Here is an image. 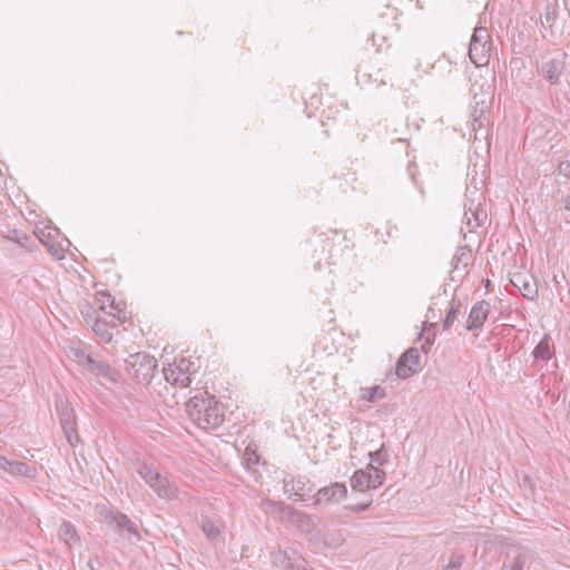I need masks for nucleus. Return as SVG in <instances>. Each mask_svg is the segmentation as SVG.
<instances>
[{"label": "nucleus", "instance_id": "f257e3e1", "mask_svg": "<svg viewBox=\"0 0 570 570\" xmlns=\"http://www.w3.org/2000/svg\"><path fill=\"white\" fill-rule=\"evenodd\" d=\"M95 303L101 315H97L90 324L91 330L101 342L109 343L112 340L111 330L127 320L126 304L116 302L110 294L105 292L96 294Z\"/></svg>", "mask_w": 570, "mask_h": 570}, {"label": "nucleus", "instance_id": "f03ea898", "mask_svg": "<svg viewBox=\"0 0 570 570\" xmlns=\"http://www.w3.org/2000/svg\"><path fill=\"white\" fill-rule=\"evenodd\" d=\"M191 422L202 430H215L225 419L222 405L213 395H195L186 403Z\"/></svg>", "mask_w": 570, "mask_h": 570}, {"label": "nucleus", "instance_id": "7ed1b4c3", "mask_svg": "<svg viewBox=\"0 0 570 570\" xmlns=\"http://www.w3.org/2000/svg\"><path fill=\"white\" fill-rule=\"evenodd\" d=\"M136 471L158 498L168 501L179 499L177 485L166 475H161L151 464L146 462L139 463Z\"/></svg>", "mask_w": 570, "mask_h": 570}, {"label": "nucleus", "instance_id": "20e7f679", "mask_svg": "<svg viewBox=\"0 0 570 570\" xmlns=\"http://www.w3.org/2000/svg\"><path fill=\"white\" fill-rule=\"evenodd\" d=\"M125 364L128 375L141 384H148L157 368V360L146 353L129 355Z\"/></svg>", "mask_w": 570, "mask_h": 570}, {"label": "nucleus", "instance_id": "39448f33", "mask_svg": "<svg viewBox=\"0 0 570 570\" xmlns=\"http://www.w3.org/2000/svg\"><path fill=\"white\" fill-rule=\"evenodd\" d=\"M199 366L195 361L186 357L175 358L168 367L164 368V376L171 385L187 387L191 383V377L198 371Z\"/></svg>", "mask_w": 570, "mask_h": 570}, {"label": "nucleus", "instance_id": "423d86ee", "mask_svg": "<svg viewBox=\"0 0 570 570\" xmlns=\"http://www.w3.org/2000/svg\"><path fill=\"white\" fill-rule=\"evenodd\" d=\"M491 52V38L484 27H476L471 37L469 57L475 67H483L489 63Z\"/></svg>", "mask_w": 570, "mask_h": 570}, {"label": "nucleus", "instance_id": "0eeeda50", "mask_svg": "<svg viewBox=\"0 0 570 570\" xmlns=\"http://www.w3.org/2000/svg\"><path fill=\"white\" fill-rule=\"evenodd\" d=\"M385 479V472L368 463L365 469H360L354 472L351 478V487L353 491L365 492L368 490H375L383 485Z\"/></svg>", "mask_w": 570, "mask_h": 570}, {"label": "nucleus", "instance_id": "6e6552de", "mask_svg": "<svg viewBox=\"0 0 570 570\" xmlns=\"http://www.w3.org/2000/svg\"><path fill=\"white\" fill-rule=\"evenodd\" d=\"M38 239L48 248L53 257L61 259L65 257V250L69 246V240L62 237L59 229L52 226L37 228Z\"/></svg>", "mask_w": 570, "mask_h": 570}, {"label": "nucleus", "instance_id": "1a4fd4ad", "mask_svg": "<svg viewBox=\"0 0 570 570\" xmlns=\"http://www.w3.org/2000/svg\"><path fill=\"white\" fill-rule=\"evenodd\" d=\"M57 409L62 431L66 434L69 444L71 446H76L79 441V436L76 429L75 411L67 401H60L57 404Z\"/></svg>", "mask_w": 570, "mask_h": 570}, {"label": "nucleus", "instance_id": "9d476101", "mask_svg": "<svg viewBox=\"0 0 570 570\" xmlns=\"http://www.w3.org/2000/svg\"><path fill=\"white\" fill-rule=\"evenodd\" d=\"M420 352L415 347L406 350L396 362L395 373L400 379H407L414 373L419 372L420 366Z\"/></svg>", "mask_w": 570, "mask_h": 570}, {"label": "nucleus", "instance_id": "9b49d317", "mask_svg": "<svg viewBox=\"0 0 570 570\" xmlns=\"http://www.w3.org/2000/svg\"><path fill=\"white\" fill-rule=\"evenodd\" d=\"M489 104L485 100L475 101L470 114V127L474 132V139H479V134L485 138L488 136Z\"/></svg>", "mask_w": 570, "mask_h": 570}, {"label": "nucleus", "instance_id": "f8f14e48", "mask_svg": "<svg viewBox=\"0 0 570 570\" xmlns=\"http://www.w3.org/2000/svg\"><path fill=\"white\" fill-rule=\"evenodd\" d=\"M284 512L285 519L283 522H285L287 527L295 528L301 532L311 533L317 523L316 517L309 515L303 511L289 508L288 510H284Z\"/></svg>", "mask_w": 570, "mask_h": 570}, {"label": "nucleus", "instance_id": "ddd939ff", "mask_svg": "<svg viewBox=\"0 0 570 570\" xmlns=\"http://www.w3.org/2000/svg\"><path fill=\"white\" fill-rule=\"evenodd\" d=\"M510 283L524 298L534 301L538 297V286L535 279L529 273L520 272L512 274L510 277Z\"/></svg>", "mask_w": 570, "mask_h": 570}, {"label": "nucleus", "instance_id": "4468645a", "mask_svg": "<svg viewBox=\"0 0 570 570\" xmlns=\"http://www.w3.org/2000/svg\"><path fill=\"white\" fill-rule=\"evenodd\" d=\"M347 495V488L342 482H334L320 489L316 493V504H336Z\"/></svg>", "mask_w": 570, "mask_h": 570}, {"label": "nucleus", "instance_id": "2eb2a0df", "mask_svg": "<svg viewBox=\"0 0 570 570\" xmlns=\"http://www.w3.org/2000/svg\"><path fill=\"white\" fill-rule=\"evenodd\" d=\"M0 469L12 476L35 478L37 469L21 461L9 460L0 454Z\"/></svg>", "mask_w": 570, "mask_h": 570}, {"label": "nucleus", "instance_id": "dca6fc26", "mask_svg": "<svg viewBox=\"0 0 570 570\" xmlns=\"http://www.w3.org/2000/svg\"><path fill=\"white\" fill-rule=\"evenodd\" d=\"M490 312V304L485 301L476 302L468 316L466 330L475 331L483 326Z\"/></svg>", "mask_w": 570, "mask_h": 570}, {"label": "nucleus", "instance_id": "f3484780", "mask_svg": "<svg viewBox=\"0 0 570 570\" xmlns=\"http://www.w3.org/2000/svg\"><path fill=\"white\" fill-rule=\"evenodd\" d=\"M86 364L89 366L91 372L107 382L118 383L120 380V374L116 370L111 368L106 362L97 361L92 356L86 355Z\"/></svg>", "mask_w": 570, "mask_h": 570}, {"label": "nucleus", "instance_id": "a211bd4d", "mask_svg": "<svg viewBox=\"0 0 570 570\" xmlns=\"http://www.w3.org/2000/svg\"><path fill=\"white\" fill-rule=\"evenodd\" d=\"M556 355L554 345L550 334L546 333L540 342L534 346L532 356L535 362H548Z\"/></svg>", "mask_w": 570, "mask_h": 570}, {"label": "nucleus", "instance_id": "6ab92c4d", "mask_svg": "<svg viewBox=\"0 0 570 570\" xmlns=\"http://www.w3.org/2000/svg\"><path fill=\"white\" fill-rule=\"evenodd\" d=\"M277 560H279L282 567L286 570H308L305 559L294 550L279 552Z\"/></svg>", "mask_w": 570, "mask_h": 570}, {"label": "nucleus", "instance_id": "aec40b11", "mask_svg": "<svg viewBox=\"0 0 570 570\" xmlns=\"http://www.w3.org/2000/svg\"><path fill=\"white\" fill-rule=\"evenodd\" d=\"M487 219V212L481 207L480 204L475 205L473 202L464 213L463 220L473 230L480 227Z\"/></svg>", "mask_w": 570, "mask_h": 570}, {"label": "nucleus", "instance_id": "412c9836", "mask_svg": "<svg viewBox=\"0 0 570 570\" xmlns=\"http://www.w3.org/2000/svg\"><path fill=\"white\" fill-rule=\"evenodd\" d=\"M563 71V63L560 60L551 59L542 65L541 73L551 85H557Z\"/></svg>", "mask_w": 570, "mask_h": 570}, {"label": "nucleus", "instance_id": "4be33fe9", "mask_svg": "<svg viewBox=\"0 0 570 570\" xmlns=\"http://www.w3.org/2000/svg\"><path fill=\"white\" fill-rule=\"evenodd\" d=\"M114 521L119 531L126 533L128 537L140 538L138 527L127 515L119 513L114 517Z\"/></svg>", "mask_w": 570, "mask_h": 570}, {"label": "nucleus", "instance_id": "5701e85b", "mask_svg": "<svg viewBox=\"0 0 570 570\" xmlns=\"http://www.w3.org/2000/svg\"><path fill=\"white\" fill-rule=\"evenodd\" d=\"M58 535L69 547V549L75 544H78L80 541L76 528L69 521H65L60 525Z\"/></svg>", "mask_w": 570, "mask_h": 570}, {"label": "nucleus", "instance_id": "b1692460", "mask_svg": "<svg viewBox=\"0 0 570 570\" xmlns=\"http://www.w3.org/2000/svg\"><path fill=\"white\" fill-rule=\"evenodd\" d=\"M261 508L263 511H265L268 514L277 515L282 521L285 519V512L284 510H288L289 507L282 505L278 502H275L269 499H263L261 501Z\"/></svg>", "mask_w": 570, "mask_h": 570}, {"label": "nucleus", "instance_id": "393cba45", "mask_svg": "<svg viewBox=\"0 0 570 570\" xmlns=\"http://www.w3.org/2000/svg\"><path fill=\"white\" fill-rule=\"evenodd\" d=\"M202 530L210 541H216L222 534V527L209 518H202Z\"/></svg>", "mask_w": 570, "mask_h": 570}, {"label": "nucleus", "instance_id": "a878e982", "mask_svg": "<svg viewBox=\"0 0 570 570\" xmlns=\"http://www.w3.org/2000/svg\"><path fill=\"white\" fill-rule=\"evenodd\" d=\"M386 396L385 389L380 385L361 389V399L374 403Z\"/></svg>", "mask_w": 570, "mask_h": 570}, {"label": "nucleus", "instance_id": "bb28decb", "mask_svg": "<svg viewBox=\"0 0 570 570\" xmlns=\"http://www.w3.org/2000/svg\"><path fill=\"white\" fill-rule=\"evenodd\" d=\"M435 323H430L429 326L423 327L422 332L419 334V338L424 340V344L421 346L424 353L429 352L435 341Z\"/></svg>", "mask_w": 570, "mask_h": 570}, {"label": "nucleus", "instance_id": "cd10ccee", "mask_svg": "<svg viewBox=\"0 0 570 570\" xmlns=\"http://www.w3.org/2000/svg\"><path fill=\"white\" fill-rule=\"evenodd\" d=\"M461 314V302L453 299L443 322V330H449Z\"/></svg>", "mask_w": 570, "mask_h": 570}, {"label": "nucleus", "instance_id": "c85d7f7f", "mask_svg": "<svg viewBox=\"0 0 570 570\" xmlns=\"http://www.w3.org/2000/svg\"><path fill=\"white\" fill-rule=\"evenodd\" d=\"M80 312L85 320V322L90 325L97 315H101V312L97 308L96 303L94 302V305H90L89 303H82L80 304Z\"/></svg>", "mask_w": 570, "mask_h": 570}, {"label": "nucleus", "instance_id": "c756f323", "mask_svg": "<svg viewBox=\"0 0 570 570\" xmlns=\"http://www.w3.org/2000/svg\"><path fill=\"white\" fill-rule=\"evenodd\" d=\"M570 179V161L559 163L556 171V183L558 185H567Z\"/></svg>", "mask_w": 570, "mask_h": 570}, {"label": "nucleus", "instance_id": "7c9ffc66", "mask_svg": "<svg viewBox=\"0 0 570 570\" xmlns=\"http://www.w3.org/2000/svg\"><path fill=\"white\" fill-rule=\"evenodd\" d=\"M524 563L525 554L523 552H518L512 560L503 563L502 570H523Z\"/></svg>", "mask_w": 570, "mask_h": 570}, {"label": "nucleus", "instance_id": "2f4dec72", "mask_svg": "<svg viewBox=\"0 0 570 570\" xmlns=\"http://www.w3.org/2000/svg\"><path fill=\"white\" fill-rule=\"evenodd\" d=\"M368 456L371 459L370 463H376L379 468L389 462V453L384 445H381V448L374 452H368Z\"/></svg>", "mask_w": 570, "mask_h": 570}, {"label": "nucleus", "instance_id": "473e14b6", "mask_svg": "<svg viewBox=\"0 0 570 570\" xmlns=\"http://www.w3.org/2000/svg\"><path fill=\"white\" fill-rule=\"evenodd\" d=\"M463 560V554L454 553L451 556L449 562L444 566L443 570H460Z\"/></svg>", "mask_w": 570, "mask_h": 570}, {"label": "nucleus", "instance_id": "72a5a7b5", "mask_svg": "<svg viewBox=\"0 0 570 570\" xmlns=\"http://www.w3.org/2000/svg\"><path fill=\"white\" fill-rule=\"evenodd\" d=\"M88 567L91 570H108L107 563L101 558H99L98 556L89 559Z\"/></svg>", "mask_w": 570, "mask_h": 570}, {"label": "nucleus", "instance_id": "f704fd0d", "mask_svg": "<svg viewBox=\"0 0 570 570\" xmlns=\"http://www.w3.org/2000/svg\"><path fill=\"white\" fill-rule=\"evenodd\" d=\"M371 504H372V500L370 499L366 502L356 503V504H348V505L345 507V509L351 511V512H362V511L367 510Z\"/></svg>", "mask_w": 570, "mask_h": 570}, {"label": "nucleus", "instance_id": "c9c22d12", "mask_svg": "<svg viewBox=\"0 0 570 570\" xmlns=\"http://www.w3.org/2000/svg\"><path fill=\"white\" fill-rule=\"evenodd\" d=\"M344 539L341 533L333 534L331 541L327 538L325 539V543L331 547H340Z\"/></svg>", "mask_w": 570, "mask_h": 570}, {"label": "nucleus", "instance_id": "e433bc0d", "mask_svg": "<svg viewBox=\"0 0 570 570\" xmlns=\"http://www.w3.org/2000/svg\"><path fill=\"white\" fill-rule=\"evenodd\" d=\"M544 19H546V22H547V23H549V24H552V23H553V21H554V13H553V12H551V11L549 10V8H547V11H546V13H544Z\"/></svg>", "mask_w": 570, "mask_h": 570}, {"label": "nucleus", "instance_id": "4c0bfd02", "mask_svg": "<svg viewBox=\"0 0 570 570\" xmlns=\"http://www.w3.org/2000/svg\"><path fill=\"white\" fill-rule=\"evenodd\" d=\"M288 485H289V483H288V482H286V483H285V490H286V492L294 491L296 495H302V494L299 493V491H303V487H302V485H298V487H297V489H296L294 485L292 487V489H288Z\"/></svg>", "mask_w": 570, "mask_h": 570}, {"label": "nucleus", "instance_id": "58836bf2", "mask_svg": "<svg viewBox=\"0 0 570 570\" xmlns=\"http://www.w3.org/2000/svg\"><path fill=\"white\" fill-rule=\"evenodd\" d=\"M563 207H564V209L570 212V194L564 197Z\"/></svg>", "mask_w": 570, "mask_h": 570}, {"label": "nucleus", "instance_id": "ea45409f", "mask_svg": "<svg viewBox=\"0 0 570 570\" xmlns=\"http://www.w3.org/2000/svg\"><path fill=\"white\" fill-rule=\"evenodd\" d=\"M253 455L255 456L254 459L252 456L248 458V461L253 462V463H256L258 461V458L255 455V453H253Z\"/></svg>", "mask_w": 570, "mask_h": 570}, {"label": "nucleus", "instance_id": "a19ab883", "mask_svg": "<svg viewBox=\"0 0 570 570\" xmlns=\"http://www.w3.org/2000/svg\"><path fill=\"white\" fill-rule=\"evenodd\" d=\"M553 282H554V284H556V286H557V287L560 285V282H559V279H558V277H557V276H553Z\"/></svg>", "mask_w": 570, "mask_h": 570}, {"label": "nucleus", "instance_id": "79ce46f5", "mask_svg": "<svg viewBox=\"0 0 570 570\" xmlns=\"http://www.w3.org/2000/svg\"><path fill=\"white\" fill-rule=\"evenodd\" d=\"M380 85H385V80H384V79H381V80H380L379 86H380Z\"/></svg>", "mask_w": 570, "mask_h": 570}, {"label": "nucleus", "instance_id": "37998d69", "mask_svg": "<svg viewBox=\"0 0 570 570\" xmlns=\"http://www.w3.org/2000/svg\"><path fill=\"white\" fill-rule=\"evenodd\" d=\"M399 141H405V138H397Z\"/></svg>", "mask_w": 570, "mask_h": 570}]
</instances>
